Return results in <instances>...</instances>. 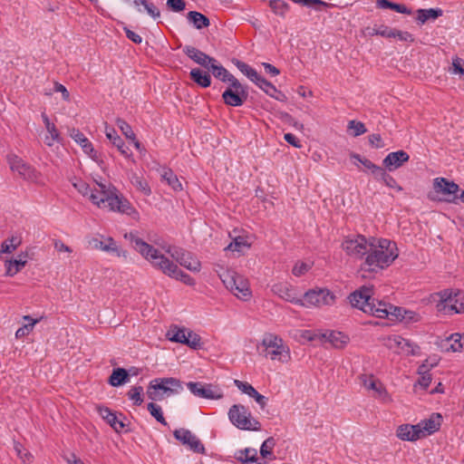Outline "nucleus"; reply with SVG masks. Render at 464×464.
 <instances>
[{"instance_id":"f257e3e1","label":"nucleus","mask_w":464,"mask_h":464,"mask_svg":"<svg viewBox=\"0 0 464 464\" xmlns=\"http://www.w3.org/2000/svg\"><path fill=\"white\" fill-rule=\"evenodd\" d=\"M99 188H90L89 184L83 180L73 183L74 188L82 196L90 194L91 201L99 208H108L111 211L125 214L133 219L139 218V212L132 207L130 202L120 196L118 189L111 184L97 183Z\"/></svg>"},{"instance_id":"f03ea898","label":"nucleus","mask_w":464,"mask_h":464,"mask_svg":"<svg viewBox=\"0 0 464 464\" xmlns=\"http://www.w3.org/2000/svg\"><path fill=\"white\" fill-rule=\"evenodd\" d=\"M124 238L129 240L133 248L138 251L145 259L150 261L152 266L160 269L163 274L180 280L188 285H194L195 280L188 274L184 273L172 261L155 248L153 246L146 243L137 236L136 231H130L124 235Z\"/></svg>"},{"instance_id":"7ed1b4c3","label":"nucleus","mask_w":464,"mask_h":464,"mask_svg":"<svg viewBox=\"0 0 464 464\" xmlns=\"http://www.w3.org/2000/svg\"><path fill=\"white\" fill-rule=\"evenodd\" d=\"M372 287L363 285L350 294L348 299L352 306L362 310L365 314L382 319L388 318L391 320L403 321L402 316L405 309L387 304L383 301H379L372 297Z\"/></svg>"},{"instance_id":"20e7f679","label":"nucleus","mask_w":464,"mask_h":464,"mask_svg":"<svg viewBox=\"0 0 464 464\" xmlns=\"http://www.w3.org/2000/svg\"><path fill=\"white\" fill-rule=\"evenodd\" d=\"M371 246L364 261L360 266V271L377 273L390 266L398 257L397 244L387 238L371 237Z\"/></svg>"},{"instance_id":"39448f33","label":"nucleus","mask_w":464,"mask_h":464,"mask_svg":"<svg viewBox=\"0 0 464 464\" xmlns=\"http://www.w3.org/2000/svg\"><path fill=\"white\" fill-rule=\"evenodd\" d=\"M221 281L227 290L238 299L247 301L252 295L248 281L235 271L227 270L219 275Z\"/></svg>"},{"instance_id":"423d86ee","label":"nucleus","mask_w":464,"mask_h":464,"mask_svg":"<svg viewBox=\"0 0 464 464\" xmlns=\"http://www.w3.org/2000/svg\"><path fill=\"white\" fill-rule=\"evenodd\" d=\"M229 420L237 429L245 430H260L261 423L252 417L247 407L242 404H234L228 411Z\"/></svg>"},{"instance_id":"0eeeda50","label":"nucleus","mask_w":464,"mask_h":464,"mask_svg":"<svg viewBox=\"0 0 464 464\" xmlns=\"http://www.w3.org/2000/svg\"><path fill=\"white\" fill-rule=\"evenodd\" d=\"M440 301L437 304L438 310L445 314H462L464 313V292L457 291L455 293L450 289H445L437 294Z\"/></svg>"},{"instance_id":"6e6552de","label":"nucleus","mask_w":464,"mask_h":464,"mask_svg":"<svg viewBox=\"0 0 464 464\" xmlns=\"http://www.w3.org/2000/svg\"><path fill=\"white\" fill-rule=\"evenodd\" d=\"M371 237L367 239L362 235H356L345 237L342 243V248L349 256L362 259L368 255Z\"/></svg>"},{"instance_id":"1a4fd4ad","label":"nucleus","mask_w":464,"mask_h":464,"mask_svg":"<svg viewBox=\"0 0 464 464\" xmlns=\"http://www.w3.org/2000/svg\"><path fill=\"white\" fill-rule=\"evenodd\" d=\"M303 306L332 305L335 302L334 294L327 288H314L305 292L303 295Z\"/></svg>"},{"instance_id":"9d476101","label":"nucleus","mask_w":464,"mask_h":464,"mask_svg":"<svg viewBox=\"0 0 464 464\" xmlns=\"http://www.w3.org/2000/svg\"><path fill=\"white\" fill-rule=\"evenodd\" d=\"M263 345L265 346V356L270 357L271 360L286 362L290 357L288 351L283 344V340L276 335L268 334L265 336Z\"/></svg>"},{"instance_id":"9b49d317","label":"nucleus","mask_w":464,"mask_h":464,"mask_svg":"<svg viewBox=\"0 0 464 464\" xmlns=\"http://www.w3.org/2000/svg\"><path fill=\"white\" fill-rule=\"evenodd\" d=\"M248 97L247 88L238 80H235L222 93V99L226 105L239 107L245 103Z\"/></svg>"},{"instance_id":"f8f14e48","label":"nucleus","mask_w":464,"mask_h":464,"mask_svg":"<svg viewBox=\"0 0 464 464\" xmlns=\"http://www.w3.org/2000/svg\"><path fill=\"white\" fill-rule=\"evenodd\" d=\"M433 188L436 193L447 196V198L440 199V201L455 204L458 202L459 187L454 181L445 178H436L433 180Z\"/></svg>"},{"instance_id":"ddd939ff","label":"nucleus","mask_w":464,"mask_h":464,"mask_svg":"<svg viewBox=\"0 0 464 464\" xmlns=\"http://www.w3.org/2000/svg\"><path fill=\"white\" fill-rule=\"evenodd\" d=\"M167 252L180 266L192 272H199L201 268L200 262L195 258L192 254L181 247L169 246Z\"/></svg>"},{"instance_id":"4468645a","label":"nucleus","mask_w":464,"mask_h":464,"mask_svg":"<svg viewBox=\"0 0 464 464\" xmlns=\"http://www.w3.org/2000/svg\"><path fill=\"white\" fill-rule=\"evenodd\" d=\"M189 392L202 399L218 400L223 398L222 391L210 383H202L200 382H189L187 383Z\"/></svg>"},{"instance_id":"2eb2a0df","label":"nucleus","mask_w":464,"mask_h":464,"mask_svg":"<svg viewBox=\"0 0 464 464\" xmlns=\"http://www.w3.org/2000/svg\"><path fill=\"white\" fill-rule=\"evenodd\" d=\"M174 438L182 445L188 448L195 453L206 454V450L200 440L189 430L181 428L173 431Z\"/></svg>"},{"instance_id":"dca6fc26","label":"nucleus","mask_w":464,"mask_h":464,"mask_svg":"<svg viewBox=\"0 0 464 464\" xmlns=\"http://www.w3.org/2000/svg\"><path fill=\"white\" fill-rule=\"evenodd\" d=\"M7 161L13 171H17L24 179L34 180L37 178V171L31 165L25 163L15 154L7 155Z\"/></svg>"},{"instance_id":"f3484780","label":"nucleus","mask_w":464,"mask_h":464,"mask_svg":"<svg viewBox=\"0 0 464 464\" xmlns=\"http://www.w3.org/2000/svg\"><path fill=\"white\" fill-rule=\"evenodd\" d=\"M97 411L100 416L116 431L121 432L127 427L125 420L127 418L120 413L119 416L115 411H112L108 407L97 406Z\"/></svg>"},{"instance_id":"a211bd4d","label":"nucleus","mask_w":464,"mask_h":464,"mask_svg":"<svg viewBox=\"0 0 464 464\" xmlns=\"http://www.w3.org/2000/svg\"><path fill=\"white\" fill-rule=\"evenodd\" d=\"M272 291L280 298L295 304L304 305L303 299L299 298L295 289L286 284L279 283L272 286Z\"/></svg>"},{"instance_id":"6ab92c4d","label":"nucleus","mask_w":464,"mask_h":464,"mask_svg":"<svg viewBox=\"0 0 464 464\" xmlns=\"http://www.w3.org/2000/svg\"><path fill=\"white\" fill-rule=\"evenodd\" d=\"M183 53L197 64L208 69L209 64L215 62V58L208 55L199 49L192 45H185Z\"/></svg>"},{"instance_id":"aec40b11","label":"nucleus","mask_w":464,"mask_h":464,"mask_svg":"<svg viewBox=\"0 0 464 464\" xmlns=\"http://www.w3.org/2000/svg\"><path fill=\"white\" fill-rule=\"evenodd\" d=\"M410 159L409 154L401 150L389 153L382 160V164L389 171L401 168Z\"/></svg>"},{"instance_id":"412c9836","label":"nucleus","mask_w":464,"mask_h":464,"mask_svg":"<svg viewBox=\"0 0 464 464\" xmlns=\"http://www.w3.org/2000/svg\"><path fill=\"white\" fill-rule=\"evenodd\" d=\"M163 378L152 380L148 386L147 394L151 401H160L163 399V393H170V387L163 383Z\"/></svg>"},{"instance_id":"4be33fe9","label":"nucleus","mask_w":464,"mask_h":464,"mask_svg":"<svg viewBox=\"0 0 464 464\" xmlns=\"http://www.w3.org/2000/svg\"><path fill=\"white\" fill-rule=\"evenodd\" d=\"M70 137L78 143L82 150L90 156L92 160H96L97 152L94 150L92 142L81 132L78 129L72 128L69 130Z\"/></svg>"},{"instance_id":"5701e85b","label":"nucleus","mask_w":464,"mask_h":464,"mask_svg":"<svg viewBox=\"0 0 464 464\" xmlns=\"http://www.w3.org/2000/svg\"><path fill=\"white\" fill-rule=\"evenodd\" d=\"M389 341L391 342V348L397 347L401 352L405 353L408 355H417L420 352L419 345L400 335H394L393 337L389 338Z\"/></svg>"},{"instance_id":"b1692460","label":"nucleus","mask_w":464,"mask_h":464,"mask_svg":"<svg viewBox=\"0 0 464 464\" xmlns=\"http://www.w3.org/2000/svg\"><path fill=\"white\" fill-rule=\"evenodd\" d=\"M441 425V415L440 413H432L429 419L423 420L417 424L420 427L422 437L431 435L438 431Z\"/></svg>"},{"instance_id":"393cba45","label":"nucleus","mask_w":464,"mask_h":464,"mask_svg":"<svg viewBox=\"0 0 464 464\" xmlns=\"http://www.w3.org/2000/svg\"><path fill=\"white\" fill-rule=\"evenodd\" d=\"M396 435L399 439L405 441H415L422 438L420 427L411 424H402L397 429Z\"/></svg>"},{"instance_id":"a878e982","label":"nucleus","mask_w":464,"mask_h":464,"mask_svg":"<svg viewBox=\"0 0 464 464\" xmlns=\"http://www.w3.org/2000/svg\"><path fill=\"white\" fill-rule=\"evenodd\" d=\"M105 134L108 140L118 149L121 155L129 158L131 155L130 148L126 146L124 140L118 135L114 128L106 126Z\"/></svg>"},{"instance_id":"bb28decb","label":"nucleus","mask_w":464,"mask_h":464,"mask_svg":"<svg viewBox=\"0 0 464 464\" xmlns=\"http://www.w3.org/2000/svg\"><path fill=\"white\" fill-rule=\"evenodd\" d=\"M255 83L270 97L279 102L286 101L285 94L281 91L277 90L276 87L272 82H268L263 76L260 75L258 77V80H256Z\"/></svg>"},{"instance_id":"cd10ccee","label":"nucleus","mask_w":464,"mask_h":464,"mask_svg":"<svg viewBox=\"0 0 464 464\" xmlns=\"http://www.w3.org/2000/svg\"><path fill=\"white\" fill-rule=\"evenodd\" d=\"M41 117L48 131L49 135L44 138V142L47 146L51 147L54 142L60 141V133L54 125V123L51 122L49 117L45 112H42Z\"/></svg>"},{"instance_id":"c85d7f7f","label":"nucleus","mask_w":464,"mask_h":464,"mask_svg":"<svg viewBox=\"0 0 464 464\" xmlns=\"http://www.w3.org/2000/svg\"><path fill=\"white\" fill-rule=\"evenodd\" d=\"M208 70H211L213 75L224 82H233L237 80L233 74H231L224 66L219 64L215 59V62L211 63L208 67Z\"/></svg>"},{"instance_id":"c756f323","label":"nucleus","mask_w":464,"mask_h":464,"mask_svg":"<svg viewBox=\"0 0 464 464\" xmlns=\"http://www.w3.org/2000/svg\"><path fill=\"white\" fill-rule=\"evenodd\" d=\"M190 79L202 88H208L211 84V76L208 72L199 68H194L189 72Z\"/></svg>"},{"instance_id":"7c9ffc66","label":"nucleus","mask_w":464,"mask_h":464,"mask_svg":"<svg viewBox=\"0 0 464 464\" xmlns=\"http://www.w3.org/2000/svg\"><path fill=\"white\" fill-rule=\"evenodd\" d=\"M323 336L337 349H343L349 342V337L341 332L332 331Z\"/></svg>"},{"instance_id":"2f4dec72","label":"nucleus","mask_w":464,"mask_h":464,"mask_svg":"<svg viewBox=\"0 0 464 464\" xmlns=\"http://www.w3.org/2000/svg\"><path fill=\"white\" fill-rule=\"evenodd\" d=\"M187 19L198 30L208 27L210 24L209 19L205 14L197 11L188 12Z\"/></svg>"},{"instance_id":"473e14b6","label":"nucleus","mask_w":464,"mask_h":464,"mask_svg":"<svg viewBox=\"0 0 464 464\" xmlns=\"http://www.w3.org/2000/svg\"><path fill=\"white\" fill-rule=\"evenodd\" d=\"M130 380L129 372L124 368L113 369L109 378V383L113 387H119L127 383Z\"/></svg>"},{"instance_id":"72a5a7b5","label":"nucleus","mask_w":464,"mask_h":464,"mask_svg":"<svg viewBox=\"0 0 464 464\" xmlns=\"http://www.w3.org/2000/svg\"><path fill=\"white\" fill-rule=\"evenodd\" d=\"M442 14L443 11L440 8L418 9L416 20L423 24L429 20H436Z\"/></svg>"},{"instance_id":"f704fd0d","label":"nucleus","mask_w":464,"mask_h":464,"mask_svg":"<svg viewBox=\"0 0 464 464\" xmlns=\"http://www.w3.org/2000/svg\"><path fill=\"white\" fill-rule=\"evenodd\" d=\"M188 331V330L185 328H179L177 325H174L167 332L166 336L171 342L185 344Z\"/></svg>"},{"instance_id":"c9c22d12","label":"nucleus","mask_w":464,"mask_h":464,"mask_svg":"<svg viewBox=\"0 0 464 464\" xmlns=\"http://www.w3.org/2000/svg\"><path fill=\"white\" fill-rule=\"evenodd\" d=\"M133 5L137 7L138 12H141V9L139 6L142 5L148 14L150 15L154 20L160 17V9L149 0H133Z\"/></svg>"},{"instance_id":"e433bc0d","label":"nucleus","mask_w":464,"mask_h":464,"mask_svg":"<svg viewBox=\"0 0 464 464\" xmlns=\"http://www.w3.org/2000/svg\"><path fill=\"white\" fill-rule=\"evenodd\" d=\"M104 251L106 253L111 254L115 256H127V251L121 249L117 242L111 237H104Z\"/></svg>"},{"instance_id":"4c0bfd02","label":"nucleus","mask_w":464,"mask_h":464,"mask_svg":"<svg viewBox=\"0 0 464 464\" xmlns=\"http://www.w3.org/2000/svg\"><path fill=\"white\" fill-rule=\"evenodd\" d=\"M22 244V237L19 235H14L3 241L1 252L10 254Z\"/></svg>"},{"instance_id":"58836bf2","label":"nucleus","mask_w":464,"mask_h":464,"mask_svg":"<svg viewBox=\"0 0 464 464\" xmlns=\"http://www.w3.org/2000/svg\"><path fill=\"white\" fill-rule=\"evenodd\" d=\"M24 320L27 321L28 323L16 330L15 337L17 339L28 335L33 331L34 326L39 321L37 319H33L30 315H24Z\"/></svg>"},{"instance_id":"ea45409f","label":"nucleus","mask_w":464,"mask_h":464,"mask_svg":"<svg viewBox=\"0 0 464 464\" xmlns=\"http://www.w3.org/2000/svg\"><path fill=\"white\" fill-rule=\"evenodd\" d=\"M237 69L243 72L250 81L253 82H256V80H258V77L260 74L257 73V72L250 67L247 63L241 62L239 60H237L235 63Z\"/></svg>"},{"instance_id":"a19ab883","label":"nucleus","mask_w":464,"mask_h":464,"mask_svg":"<svg viewBox=\"0 0 464 464\" xmlns=\"http://www.w3.org/2000/svg\"><path fill=\"white\" fill-rule=\"evenodd\" d=\"M276 446V440L273 437L267 438L260 448V454L264 459H274L273 449Z\"/></svg>"},{"instance_id":"79ce46f5","label":"nucleus","mask_w":464,"mask_h":464,"mask_svg":"<svg viewBox=\"0 0 464 464\" xmlns=\"http://www.w3.org/2000/svg\"><path fill=\"white\" fill-rule=\"evenodd\" d=\"M14 450L17 457L24 463L29 464L33 461L34 456L20 442H14Z\"/></svg>"},{"instance_id":"37998d69","label":"nucleus","mask_w":464,"mask_h":464,"mask_svg":"<svg viewBox=\"0 0 464 464\" xmlns=\"http://www.w3.org/2000/svg\"><path fill=\"white\" fill-rule=\"evenodd\" d=\"M162 179L169 185L175 191H180L182 190V184L179 180L177 175L174 174V172L171 169L166 170L163 175Z\"/></svg>"},{"instance_id":"c03bdc74","label":"nucleus","mask_w":464,"mask_h":464,"mask_svg":"<svg viewBox=\"0 0 464 464\" xmlns=\"http://www.w3.org/2000/svg\"><path fill=\"white\" fill-rule=\"evenodd\" d=\"M269 5L276 14L283 17L289 9V5L284 0H271Z\"/></svg>"},{"instance_id":"a18cd8bd","label":"nucleus","mask_w":464,"mask_h":464,"mask_svg":"<svg viewBox=\"0 0 464 464\" xmlns=\"http://www.w3.org/2000/svg\"><path fill=\"white\" fill-rule=\"evenodd\" d=\"M148 411L160 423H161L164 426L168 425V422L166 421L161 408L158 404L154 402H150L147 406Z\"/></svg>"},{"instance_id":"49530a36","label":"nucleus","mask_w":464,"mask_h":464,"mask_svg":"<svg viewBox=\"0 0 464 464\" xmlns=\"http://www.w3.org/2000/svg\"><path fill=\"white\" fill-rule=\"evenodd\" d=\"M450 342V350L453 352H460L464 350V334H453L449 338Z\"/></svg>"},{"instance_id":"de8ad7c7","label":"nucleus","mask_w":464,"mask_h":464,"mask_svg":"<svg viewBox=\"0 0 464 464\" xmlns=\"http://www.w3.org/2000/svg\"><path fill=\"white\" fill-rule=\"evenodd\" d=\"M185 344L195 350L199 349L202 346L201 337L193 331L188 330Z\"/></svg>"},{"instance_id":"09e8293b","label":"nucleus","mask_w":464,"mask_h":464,"mask_svg":"<svg viewBox=\"0 0 464 464\" xmlns=\"http://www.w3.org/2000/svg\"><path fill=\"white\" fill-rule=\"evenodd\" d=\"M142 392L143 388L141 386H134L128 392L127 395L130 400L133 401L134 405L140 406L143 402Z\"/></svg>"},{"instance_id":"8fccbe9b","label":"nucleus","mask_w":464,"mask_h":464,"mask_svg":"<svg viewBox=\"0 0 464 464\" xmlns=\"http://www.w3.org/2000/svg\"><path fill=\"white\" fill-rule=\"evenodd\" d=\"M116 124L127 139L131 140H135V133L133 132L129 123H127L124 120L118 118L116 120Z\"/></svg>"},{"instance_id":"3c124183","label":"nucleus","mask_w":464,"mask_h":464,"mask_svg":"<svg viewBox=\"0 0 464 464\" xmlns=\"http://www.w3.org/2000/svg\"><path fill=\"white\" fill-rule=\"evenodd\" d=\"M249 245L246 243V240L242 237H237L233 239V241L226 247V249L230 251H242L243 247H248Z\"/></svg>"},{"instance_id":"603ef678","label":"nucleus","mask_w":464,"mask_h":464,"mask_svg":"<svg viewBox=\"0 0 464 464\" xmlns=\"http://www.w3.org/2000/svg\"><path fill=\"white\" fill-rule=\"evenodd\" d=\"M348 130H353V137L360 136L367 131L365 125L362 122L354 120L348 122Z\"/></svg>"},{"instance_id":"864d4df0","label":"nucleus","mask_w":464,"mask_h":464,"mask_svg":"<svg viewBox=\"0 0 464 464\" xmlns=\"http://www.w3.org/2000/svg\"><path fill=\"white\" fill-rule=\"evenodd\" d=\"M104 237L103 235H97L95 237L88 238V246L92 249L104 251Z\"/></svg>"},{"instance_id":"5fc2aeb1","label":"nucleus","mask_w":464,"mask_h":464,"mask_svg":"<svg viewBox=\"0 0 464 464\" xmlns=\"http://www.w3.org/2000/svg\"><path fill=\"white\" fill-rule=\"evenodd\" d=\"M163 379V383L170 387V393H179L180 391H182V383L179 379L173 377H167Z\"/></svg>"},{"instance_id":"6e6d98bb","label":"nucleus","mask_w":464,"mask_h":464,"mask_svg":"<svg viewBox=\"0 0 464 464\" xmlns=\"http://www.w3.org/2000/svg\"><path fill=\"white\" fill-rule=\"evenodd\" d=\"M26 257L27 254H20L17 259L10 260V266H14V273H18L25 266L27 263Z\"/></svg>"},{"instance_id":"4d7b16f0","label":"nucleus","mask_w":464,"mask_h":464,"mask_svg":"<svg viewBox=\"0 0 464 464\" xmlns=\"http://www.w3.org/2000/svg\"><path fill=\"white\" fill-rule=\"evenodd\" d=\"M351 158L358 160L360 163L363 165L365 169H367L371 173L374 171V169L378 167V165L372 162L370 160L366 158L361 157L359 154L352 153Z\"/></svg>"},{"instance_id":"13d9d810","label":"nucleus","mask_w":464,"mask_h":464,"mask_svg":"<svg viewBox=\"0 0 464 464\" xmlns=\"http://www.w3.org/2000/svg\"><path fill=\"white\" fill-rule=\"evenodd\" d=\"M234 384L238 390H240L243 393L247 394L249 397L252 393H254V391L256 390L250 383L246 382L235 380Z\"/></svg>"},{"instance_id":"bf43d9fd","label":"nucleus","mask_w":464,"mask_h":464,"mask_svg":"<svg viewBox=\"0 0 464 464\" xmlns=\"http://www.w3.org/2000/svg\"><path fill=\"white\" fill-rule=\"evenodd\" d=\"M167 6L173 12H181L186 7L184 0H167Z\"/></svg>"},{"instance_id":"052dcab7","label":"nucleus","mask_w":464,"mask_h":464,"mask_svg":"<svg viewBox=\"0 0 464 464\" xmlns=\"http://www.w3.org/2000/svg\"><path fill=\"white\" fill-rule=\"evenodd\" d=\"M304 6H311L313 5H318V7L315 8L316 11H322L321 7H330L333 5L328 4L326 2H324L322 0H301V4Z\"/></svg>"},{"instance_id":"680f3d73","label":"nucleus","mask_w":464,"mask_h":464,"mask_svg":"<svg viewBox=\"0 0 464 464\" xmlns=\"http://www.w3.org/2000/svg\"><path fill=\"white\" fill-rule=\"evenodd\" d=\"M368 139H369V143L372 147L376 148V149H382L384 147V142L380 134H378V133L371 134L368 137Z\"/></svg>"},{"instance_id":"e2e57ef3","label":"nucleus","mask_w":464,"mask_h":464,"mask_svg":"<svg viewBox=\"0 0 464 464\" xmlns=\"http://www.w3.org/2000/svg\"><path fill=\"white\" fill-rule=\"evenodd\" d=\"M394 34H395L394 38H398L401 42H409V43L414 42V38H413L412 34H410L409 32L394 29Z\"/></svg>"},{"instance_id":"0e129e2a","label":"nucleus","mask_w":464,"mask_h":464,"mask_svg":"<svg viewBox=\"0 0 464 464\" xmlns=\"http://www.w3.org/2000/svg\"><path fill=\"white\" fill-rule=\"evenodd\" d=\"M309 269H310L309 265H307L306 263L301 262V263H297L295 265L292 272L295 276H300L304 275Z\"/></svg>"},{"instance_id":"69168bd1","label":"nucleus","mask_w":464,"mask_h":464,"mask_svg":"<svg viewBox=\"0 0 464 464\" xmlns=\"http://www.w3.org/2000/svg\"><path fill=\"white\" fill-rule=\"evenodd\" d=\"M386 169H387L385 168L378 166L371 174L373 176L375 180L382 181L383 183L388 176Z\"/></svg>"},{"instance_id":"338daca9","label":"nucleus","mask_w":464,"mask_h":464,"mask_svg":"<svg viewBox=\"0 0 464 464\" xmlns=\"http://www.w3.org/2000/svg\"><path fill=\"white\" fill-rule=\"evenodd\" d=\"M123 31L125 32L126 34V37L130 40L131 42H133L134 44H141L142 42V37L136 34L135 32L131 31L130 28H128L127 26H123Z\"/></svg>"},{"instance_id":"774afa93","label":"nucleus","mask_w":464,"mask_h":464,"mask_svg":"<svg viewBox=\"0 0 464 464\" xmlns=\"http://www.w3.org/2000/svg\"><path fill=\"white\" fill-rule=\"evenodd\" d=\"M394 29L395 28H391L387 25L382 24L380 27H378V35L385 38L395 37Z\"/></svg>"}]
</instances>
